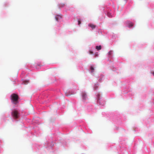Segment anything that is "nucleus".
<instances>
[{"label": "nucleus", "mask_w": 154, "mask_h": 154, "mask_svg": "<svg viewBox=\"0 0 154 154\" xmlns=\"http://www.w3.org/2000/svg\"><path fill=\"white\" fill-rule=\"evenodd\" d=\"M24 83L25 84H26L29 82V81H24Z\"/></svg>", "instance_id": "12"}, {"label": "nucleus", "mask_w": 154, "mask_h": 154, "mask_svg": "<svg viewBox=\"0 0 154 154\" xmlns=\"http://www.w3.org/2000/svg\"><path fill=\"white\" fill-rule=\"evenodd\" d=\"M128 25L129 27H131L133 26V24L132 23L130 22H128Z\"/></svg>", "instance_id": "6"}, {"label": "nucleus", "mask_w": 154, "mask_h": 154, "mask_svg": "<svg viewBox=\"0 0 154 154\" xmlns=\"http://www.w3.org/2000/svg\"><path fill=\"white\" fill-rule=\"evenodd\" d=\"M61 18V16L60 15H57L55 17V19L57 21H58Z\"/></svg>", "instance_id": "4"}, {"label": "nucleus", "mask_w": 154, "mask_h": 154, "mask_svg": "<svg viewBox=\"0 0 154 154\" xmlns=\"http://www.w3.org/2000/svg\"><path fill=\"white\" fill-rule=\"evenodd\" d=\"M93 52L92 51H91L90 50L89 51V53H90V54H93Z\"/></svg>", "instance_id": "14"}, {"label": "nucleus", "mask_w": 154, "mask_h": 154, "mask_svg": "<svg viewBox=\"0 0 154 154\" xmlns=\"http://www.w3.org/2000/svg\"><path fill=\"white\" fill-rule=\"evenodd\" d=\"M82 94L83 99L85 100L87 97V95L86 93L85 92H82Z\"/></svg>", "instance_id": "3"}, {"label": "nucleus", "mask_w": 154, "mask_h": 154, "mask_svg": "<svg viewBox=\"0 0 154 154\" xmlns=\"http://www.w3.org/2000/svg\"><path fill=\"white\" fill-rule=\"evenodd\" d=\"M90 69H91V72H94V68L93 67V66H91V68H90Z\"/></svg>", "instance_id": "9"}, {"label": "nucleus", "mask_w": 154, "mask_h": 154, "mask_svg": "<svg viewBox=\"0 0 154 154\" xmlns=\"http://www.w3.org/2000/svg\"><path fill=\"white\" fill-rule=\"evenodd\" d=\"M11 115L14 119H17L19 117V113L18 111L16 110H14L11 112Z\"/></svg>", "instance_id": "2"}, {"label": "nucleus", "mask_w": 154, "mask_h": 154, "mask_svg": "<svg viewBox=\"0 0 154 154\" xmlns=\"http://www.w3.org/2000/svg\"><path fill=\"white\" fill-rule=\"evenodd\" d=\"M78 24L79 25L81 23V22L80 20H79L78 21Z\"/></svg>", "instance_id": "15"}, {"label": "nucleus", "mask_w": 154, "mask_h": 154, "mask_svg": "<svg viewBox=\"0 0 154 154\" xmlns=\"http://www.w3.org/2000/svg\"><path fill=\"white\" fill-rule=\"evenodd\" d=\"M98 87H97V86L96 85H95L94 87V88L95 89H96Z\"/></svg>", "instance_id": "13"}, {"label": "nucleus", "mask_w": 154, "mask_h": 154, "mask_svg": "<svg viewBox=\"0 0 154 154\" xmlns=\"http://www.w3.org/2000/svg\"><path fill=\"white\" fill-rule=\"evenodd\" d=\"M88 26L91 27L92 28V29H94L96 26L95 25H94L92 24H89Z\"/></svg>", "instance_id": "5"}, {"label": "nucleus", "mask_w": 154, "mask_h": 154, "mask_svg": "<svg viewBox=\"0 0 154 154\" xmlns=\"http://www.w3.org/2000/svg\"><path fill=\"white\" fill-rule=\"evenodd\" d=\"M11 100L12 102L15 104L18 102V96L15 94H13L11 95Z\"/></svg>", "instance_id": "1"}, {"label": "nucleus", "mask_w": 154, "mask_h": 154, "mask_svg": "<svg viewBox=\"0 0 154 154\" xmlns=\"http://www.w3.org/2000/svg\"><path fill=\"white\" fill-rule=\"evenodd\" d=\"M96 56H97V54H96Z\"/></svg>", "instance_id": "17"}, {"label": "nucleus", "mask_w": 154, "mask_h": 154, "mask_svg": "<svg viewBox=\"0 0 154 154\" xmlns=\"http://www.w3.org/2000/svg\"><path fill=\"white\" fill-rule=\"evenodd\" d=\"M112 54V51H110L108 53V55L109 56V57Z\"/></svg>", "instance_id": "8"}, {"label": "nucleus", "mask_w": 154, "mask_h": 154, "mask_svg": "<svg viewBox=\"0 0 154 154\" xmlns=\"http://www.w3.org/2000/svg\"><path fill=\"white\" fill-rule=\"evenodd\" d=\"M152 74L153 75H154V72L152 73Z\"/></svg>", "instance_id": "16"}, {"label": "nucleus", "mask_w": 154, "mask_h": 154, "mask_svg": "<svg viewBox=\"0 0 154 154\" xmlns=\"http://www.w3.org/2000/svg\"><path fill=\"white\" fill-rule=\"evenodd\" d=\"M107 14L108 17H112V15L109 12Z\"/></svg>", "instance_id": "10"}, {"label": "nucleus", "mask_w": 154, "mask_h": 154, "mask_svg": "<svg viewBox=\"0 0 154 154\" xmlns=\"http://www.w3.org/2000/svg\"><path fill=\"white\" fill-rule=\"evenodd\" d=\"M65 5V4L63 3L60 4L59 5V6L60 7H63Z\"/></svg>", "instance_id": "11"}, {"label": "nucleus", "mask_w": 154, "mask_h": 154, "mask_svg": "<svg viewBox=\"0 0 154 154\" xmlns=\"http://www.w3.org/2000/svg\"><path fill=\"white\" fill-rule=\"evenodd\" d=\"M96 48L97 50H100L101 48V47L100 45L99 46H97L96 47Z\"/></svg>", "instance_id": "7"}]
</instances>
